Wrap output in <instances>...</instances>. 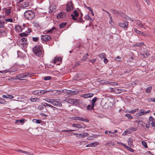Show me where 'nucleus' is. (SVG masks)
Wrapping results in <instances>:
<instances>
[{
	"label": "nucleus",
	"mask_w": 155,
	"mask_h": 155,
	"mask_svg": "<svg viewBox=\"0 0 155 155\" xmlns=\"http://www.w3.org/2000/svg\"><path fill=\"white\" fill-rule=\"evenodd\" d=\"M33 51L34 54L38 56H40L42 55V47L39 45L33 48Z\"/></svg>",
	"instance_id": "f257e3e1"
},
{
	"label": "nucleus",
	"mask_w": 155,
	"mask_h": 155,
	"mask_svg": "<svg viewBox=\"0 0 155 155\" xmlns=\"http://www.w3.org/2000/svg\"><path fill=\"white\" fill-rule=\"evenodd\" d=\"M58 100V99H53L48 98H45L44 99L46 102L50 103L54 106L58 107H61L62 106V104L57 101Z\"/></svg>",
	"instance_id": "f03ea898"
},
{
	"label": "nucleus",
	"mask_w": 155,
	"mask_h": 155,
	"mask_svg": "<svg viewBox=\"0 0 155 155\" xmlns=\"http://www.w3.org/2000/svg\"><path fill=\"white\" fill-rule=\"evenodd\" d=\"M34 13L31 10H27L24 14V16L25 18L28 20H32L35 17Z\"/></svg>",
	"instance_id": "7ed1b4c3"
},
{
	"label": "nucleus",
	"mask_w": 155,
	"mask_h": 155,
	"mask_svg": "<svg viewBox=\"0 0 155 155\" xmlns=\"http://www.w3.org/2000/svg\"><path fill=\"white\" fill-rule=\"evenodd\" d=\"M32 73L30 72L25 73L17 75L16 77L19 79L20 78H24L28 77H31L32 76Z\"/></svg>",
	"instance_id": "20e7f679"
},
{
	"label": "nucleus",
	"mask_w": 155,
	"mask_h": 155,
	"mask_svg": "<svg viewBox=\"0 0 155 155\" xmlns=\"http://www.w3.org/2000/svg\"><path fill=\"white\" fill-rule=\"evenodd\" d=\"M74 5L72 2L70 1L67 4L66 10L67 12H71L74 9Z\"/></svg>",
	"instance_id": "39448f33"
},
{
	"label": "nucleus",
	"mask_w": 155,
	"mask_h": 155,
	"mask_svg": "<svg viewBox=\"0 0 155 155\" xmlns=\"http://www.w3.org/2000/svg\"><path fill=\"white\" fill-rule=\"evenodd\" d=\"M64 101L68 103L71 104H74L75 105L77 104L78 103L77 99H76L66 98L65 99Z\"/></svg>",
	"instance_id": "423d86ee"
},
{
	"label": "nucleus",
	"mask_w": 155,
	"mask_h": 155,
	"mask_svg": "<svg viewBox=\"0 0 155 155\" xmlns=\"http://www.w3.org/2000/svg\"><path fill=\"white\" fill-rule=\"evenodd\" d=\"M141 110H142V111L136 114V115L137 117H140L141 116L145 114H149L150 112V111L149 110L147 111H145L144 109H142Z\"/></svg>",
	"instance_id": "0eeeda50"
},
{
	"label": "nucleus",
	"mask_w": 155,
	"mask_h": 155,
	"mask_svg": "<svg viewBox=\"0 0 155 155\" xmlns=\"http://www.w3.org/2000/svg\"><path fill=\"white\" fill-rule=\"evenodd\" d=\"M62 92L67 94H69L71 95H74L77 93V91H72L67 89H63L62 90Z\"/></svg>",
	"instance_id": "6e6552de"
},
{
	"label": "nucleus",
	"mask_w": 155,
	"mask_h": 155,
	"mask_svg": "<svg viewBox=\"0 0 155 155\" xmlns=\"http://www.w3.org/2000/svg\"><path fill=\"white\" fill-rule=\"evenodd\" d=\"M72 119L75 120H81L86 122H88L89 121L88 120L84 119L82 117H72Z\"/></svg>",
	"instance_id": "1a4fd4ad"
},
{
	"label": "nucleus",
	"mask_w": 155,
	"mask_h": 155,
	"mask_svg": "<svg viewBox=\"0 0 155 155\" xmlns=\"http://www.w3.org/2000/svg\"><path fill=\"white\" fill-rule=\"evenodd\" d=\"M51 39V37L48 35H43L41 37L42 41L45 42L48 41Z\"/></svg>",
	"instance_id": "9d476101"
},
{
	"label": "nucleus",
	"mask_w": 155,
	"mask_h": 155,
	"mask_svg": "<svg viewBox=\"0 0 155 155\" xmlns=\"http://www.w3.org/2000/svg\"><path fill=\"white\" fill-rule=\"evenodd\" d=\"M78 15L79 14L75 10L74 11L73 14L71 15L72 18L74 21H76L77 20V18L78 16Z\"/></svg>",
	"instance_id": "9b49d317"
},
{
	"label": "nucleus",
	"mask_w": 155,
	"mask_h": 155,
	"mask_svg": "<svg viewBox=\"0 0 155 155\" xmlns=\"http://www.w3.org/2000/svg\"><path fill=\"white\" fill-rule=\"evenodd\" d=\"M121 27L125 28H127L128 27V23L125 22V23L122 22H120L118 24Z\"/></svg>",
	"instance_id": "f8f14e48"
},
{
	"label": "nucleus",
	"mask_w": 155,
	"mask_h": 155,
	"mask_svg": "<svg viewBox=\"0 0 155 155\" xmlns=\"http://www.w3.org/2000/svg\"><path fill=\"white\" fill-rule=\"evenodd\" d=\"M83 124L82 123L81 124H74L72 125V126L74 127L78 128H81L83 127Z\"/></svg>",
	"instance_id": "ddd939ff"
},
{
	"label": "nucleus",
	"mask_w": 155,
	"mask_h": 155,
	"mask_svg": "<svg viewBox=\"0 0 155 155\" xmlns=\"http://www.w3.org/2000/svg\"><path fill=\"white\" fill-rule=\"evenodd\" d=\"M66 16V14L64 12H61L58 14L57 16L58 18H64Z\"/></svg>",
	"instance_id": "4468645a"
},
{
	"label": "nucleus",
	"mask_w": 155,
	"mask_h": 155,
	"mask_svg": "<svg viewBox=\"0 0 155 155\" xmlns=\"http://www.w3.org/2000/svg\"><path fill=\"white\" fill-rule=\"evenodd\" d=\"M89 135V134L87 133H83L82 134L80 133L78 134V136H76L78 137H84L88 136Z\"/></svg>",
	"instance_id": "2eb2a0df"
},
{
	"label": "nucleus",
	"mask_w": 155,
	"mask_h": 155,
	"mask_svg": "<svg viewBox=\"0 0 155 155\" xmlns=\"http://www.w3.org/2000/svg\"><path fill=\"white\" fill-rule=\"evenodd\" d=\"M110 12L113 14H114L116 15H121L122 14V13L121 12H119L118 11L116 10L111 9L110 11Z\"/></svg>",
	"instance_id": "dca6fc26"
},
{
	"label": "nucleus",
	"mask_w": 155,
	"mask_h": 155,
	"mask_svg": "<svg viewBox=\"0 0 155 155\" xmlns=\"http://www.w3.org/2000/svg\"><path fill=\"white\" fill-rule=\"evenodd\" d=\"M41 93H40V90H36L33 91L32 92V94L33 95L40 96L41 95Z\"/></svg>",
	"instance_id": "f3484780"
},
{
	"label": "nucleus",
	"mask_w": 155,
	"mask_h": 155,
	"mask_svg": "<svg viewBox=\"0 0 155 155\" xmlns=\"http://www.w3.org/2000/svg\"><path fill=\"white\" fill-rule=\"evenodd\" d=\"M140 54L143 56L144 58H147L149 55V52L148 51H146L144 52L143 53H141Z\"/></svg>",
	"instance_id": "a211bd4d"
},
{
	"label": "nucleus",
	"mask_w": 155,
	"mask_h": 155,
	"mask_svg": "<svg viewBox=\"0 0 155 155\" xmlns=\"http://www.w3.org/2000/svg\"><path fill=\"white\" fill-rule=\"evenodd\" d=\"M133 139L131 138H129L128 141V145L130 147H132L133 146Z\"/></svg>",
	"instance_id": "6ab92c4d"
},
{
	"label": "nucleus",
	"mask_w": 155,
	"mask_h": 155,
	"mask_svg": "<svg viewBox=\"0 0 155 155\" xmlns=\"http://www.w3.org/2000/svg\"><path fill=\"white\" fill-rule=\"evenodd\" d=\"M16 31L18 32H20L22 31V28L20 25H18L15 27Z\"/></svg>",
	"instance_id": "aec40b11"
},
{
	"label": "nucleus",
	"mask_w": 155,
	"mask_h": 155,
	"mask_svg": "<svg viewBox=\"0 0 155 155\" xmlns=\"http://www.w3.org/2000/svg\"><path fill=\"white\" fill-rule=\"evenodd\" d=\"M2 97L4 98H8L10 99H13L14 98V96H13L9 95H3Z\"/></svg>",
	"instance_id": "412c9836"
},
{
	"label": "nucleus",
	"mask_w": 155,
	"mask_h": 155,
	"mask_svg": "<svg viewBox=\"0 0 155 155\" xmlns=\"http://www.w3.org/2000/svg\"><path fill=\"white\" fill-rule=\"evenodd\" d=\"M29 5V4L27 2H25L21 4V6L23 8H25V7Z\"/></svg>",
	"instance_id": "4be33fe9"
},
{
	"label": "nucleus",
	"mask_w": 155,
	"mask_h": 155,
	"mask_svg": "<svg viewBox=\"0 0 155 155\" xmlns=\"http://www.w3.org/2000/svg\"><path fill=\"white\" fill-rule=\"evenodd\" d=\"M88 56V54L87 53H86L84 55L83 58L81 59V60L82 61H85L87 59Z\"/></svg>",
	"instance_id": "5701e85b"
},
{
	"label": "nucleus",
	"mask_w": 155,
	"mask_h": 155,
	"mask_svg": "<svg viewBox=\"0 0 155 155\" xmlns=\"http://www.w3.org/2000/svg\"><path fill=\"white\" fill-rule=\"evenodd\" d=\"M134 32L139 35H143V33L139 30L137 28H134Z\"/></svg>",
	"instance_id": "b1692460"
},
{
	"label": "nucleus",
	"mask_w": 155,
	"mask_h": 155,
	"mask_svg": "<svg viewBox=\"0 0 155 155\" xmlns=\"http://www.w3.org/2000/svg\"><path fill=\"white\" fill-rule=\"evenodd\" d=\"M61 58L59 57H55L54 58V60L53 61V63L54 64H56V61H61Z\"/></svg>",
	"instance_id": "393cba45"
},
{
	"label": "nucleus",
	"mask_w": 155,
	"mask_h": 155,
	"mask_svg": "<svg viewBox=\"0 0 155 155\" xmlns=\"http://www.w3.org/2000/svg\"><path fill=\"white\" fill-rule=\"evenodd\" d=\"M32 121L33 122L36 123L37 124H40L42 122L41 120H37L36 119H33L32 120Z\"/></svg>",
	"instance_id": "a878e982"
},
{
	"label": "nucleus",
	"mask_w": 155,
	"mask_h": 155,
	"mask_svg": "<svg viewBox=\"0 0 155 155\" xmlns=\"http://www.w3.org/2000/svg\"><path fill=\"white\" fill-rule=\"evenodd\" d=\"M5 14L7 15H8L11 13V10L9 9H7L5 8Z\"/></svg>",
	"instance_id": "bb28decb"
},
{
	"label": "nucleus",
	"mask_w": 155,
	"mask_h": 155,
	"mask_svg": "<svg viewBox=\"0 0 155 155\" xmlns=\"http://www.w3.org/2000/svg\"><path fill=\"white\" fill-rule=\"evenodd\" d=\"M5 23V22L4 21L2 20H0V28H3L4 27Z\"/></svg>",
	"instance_id": "cd10ccee"
},
{
	"label": "nucleus",
	"mask_w": 155,
	"mask_h": 155,
	"mask_svg": "<svg viewBox=\"0 0 155 155\" xmlns=\"http://www.w3.org/2000/svg\"><path fill=\"white\" fill-rule=\"evenodd\" d=\"M98 56L101 59H102L105 58L106 54L105 53H103L99 54Z\"/></svg>",
	"instance_id": "c85d7f7f"
},
{
	"label": "nucleus",
	"mask_w": 155,
	"mask_h": 155,
	"mask_svg": "<svg viewBox=\"0 0 155 155\" xmlns=\"http://www.w3.org/2000/svg\"><path fill=\"white\" fill-rule=\"evenodd\" d=\"M56 31V29L54 27L52 28L51 29L49 30L48 31V33H51L53 32H55Z\"/></svg>",
	"instance_id": "c756f323"
},
{
	"label": "nucleus",
	"mask_w": 155,
	"mask_h": 155,
	"mask_svg": "<svg viewBox=\"0 0 155 155\" xmlns=\"http://www.w3.org/2000/svg\"><path fill=\"white\" fill-rule=\"evenodd\" d=\"M152 89V87L151 86H150L148 87L147 88L145 91L147 93H149L150 92Z\"/></svg>",
	"instance_id": "7c9ffc66"
},
{
	"label": "nucleus",
	"mask_w": 155,
	"mask_h": 155,
	"mask_svg": "<svg viewBox=\"0 0 155 155\" xmlns=\"http://www.w3.org/2000/svg\"><path fill=\"white\" fill-rule=\"evenodd\" d=\"M30 100L32 102H36L39 101V99L36 98H31Z\"/></svg>",
	"instance_id": "2f4dec72"
},
{
	"label": "nucleus",
	"mask_w": 155,
	"mask_h": 155,
	"mask_svg": "<svg viewBox=\"0 0 155 155\" xmlns=\"http://www.w3.org/2000/svg\"><path fill=\"white\" fill-rule=\"evenodd\" d=\"M42 104L45 107L48 106L51 108L53 107V106H52L51 105L44 102L42 103Z\"/></svg>",
	"instance_id": "473e14b6"
},
{
	"label": "nucleus",
	"mask_w": 155,
	"mask_h": 155,
	"mask_svg": "<svg viewBox=\"0 0 155 155\" xmlns=\"http://www.w3.org/2000/svg\"><path fill=\"white\" fill-rule=\"evenodd\" d=\"M0 104H6V101L4 99L0 98Z\"/></svg>",
	"instance_id": "72a5a7b5"
},
{
	"label": "nucleus",
	"mask_w": 155,
	"mask_h": 155,
	"mask_svg": "<svg viewBox=\"0 0 155 155\" xmlns=\"http://www.w3.org/2000/svg\"><path fill=\"white\" fill-rule=\"evenodd\" d=\"M94 106L92 104L89 105L87 107V109L88 110H91L94 108Z\"/></svg>",
	"instance_id": "f704fd0d"
},
{
	"label": "nucleus",
	"mask_w": 155,
	"mask_h": 155,
	"mask_svg": "<svg viewBox=\"0 0 155 155\" xmlns=\"http://www.w3.org/2000/svg\"><path fill=\"white\" fill-rule=\"evenodd\" d=\"M138 108L135 109L133 110H130L128 111V112L130 114H134L135 112H137L138 110Z\"/></svg>",
	"instance_id": "c9c22d12"
},
{
	"label": "nucleus",
	"mask_w": 155,
	"mask_h": 155,
	"mask_svg": "<svg viewBox=\"0 0 155 155\" xmlns=\"http://www.w3.org/2000/svg\"><path fill=\"white\" fill-rule=\"evenodd\" d=\"M49 90H40V93L41 94V95L44 94L47 92H49Z\"/></svg>",
	"instance_id": "e433bc0d"
},
{
	"label": "nucleus",
	"mask_w": 155,
	"mask_h": 155,
	"mask_svg": "<svg viewBox=\"0 0 155 155\" xmlns=\"http://www.w3.org/2000/svg\"><path fill=\"white\" fill-rule=\"evenodd\" d=\"M66 24L67 23L65 22L59 25L60 28H64L66 26Z\"/></svg>",
	"instance_id": "4c0bfd02"
},
{
	"label": "nucleus",
	"mask_w": 155,
	"mask_h": 155,
	"mask_svg": "<svg viewBox=\"0 0 155 155\" xmlns=\"http://www.w3.org/2000/svg\"><path fill=\"white\" fill-rule=\"evenodd\" d=\"M115 88L109 87L108 88L109 91L111 93H114Z\"/></svg>",
	"instance_id": "58836bf2"
},
{
	"label": "nucleus",
	"mask_w": 155,
	"mask_h": 155,
	"mask_svg": "<svg viewBox=\"0 0 155 155\" xmlns=\"http://www.w3.org/2000/svg\"><path fill=\"white\" fill-rule=\"evenodd\" d=\"M144 43H143L140 42L139 43H137L135 45L137 47H141L143 45Z\"/></svg>",
	"instance_id": "ea45409f"
},
{
	"label": "nucleus",
	"mask_w": 155,
	"mask_h": 155,
	"mask_svg": "<svg viewBox=\"0 0 155 155\" xmlns=\"http://www.w3.org/2000/svg\"><path fill=\"white\" fill-rule=\"evenodd\" d=\"M120 89H116L115 88L114 93L118 94L121 93Z\"/></svg>",
	"instance_id": "a19ab883"
},
{
	"label": "nucleus",
	"mask_w": 155,
	"mask_h": 155,
	"mask_svg": "<svg viewBox=\"0 0 155 155\" xmlns=\"http://www.w3.org/2000/svg\"><path fill=\"white\" fill-rule=\"evenodd\" d=\"M148 101L149 102H155V98H150L148 99Z\"/></svg>",
	"instance_id": "79ce46f5"
},
{
	"label": "nucleus",
	"mask_w": 155,
	"mask_h": 155,
	"mask_svg": "<svg viewBox=\"0 0 155 155\" xmlns=\"http://www.w3.org/2000/svg\"><path fill=\"white\" fill-rule=\"evenodd\" d=\"M77 22H80L82 23H83L84 22V21L82 19L81 15L79 19H77Z\"/></svg>",
	"instance_id": "37998d69"
},
{
	"label": "nucleus",
	"mask_w": 155,
	"mask_h": 155,
	"mask_svg": "<svg viewBox=\"0 0 155 155\" xmlns=\"http://www.w3.org/2000/svg\"><path fill=\"white\" fill-rule=\"evenodd\" d=\"M51 78L50 76H46L44 77V80L45 81H48L51 79Z\"/></svg>",
	"instance_id": "c03bdc74"
},
{
	"label": "nucleus",
	"mask_w": 155,
	"mask_h": 155,
	"mask_svg": "<svg viewBox=\"0 0 155 155\" xmlns=\"http://www.w3.org/2000/svg\"><path fill=\"white\" fill-rule=\"evenodd\" d=\"M97 100V98L96 97H94V98L92 100V103L91 104L93 105H94V104L95 103V102Z\"/></svg>",
	"instance_id": "a18cd8bd"
},
{
	"label": "nucleus",
	"mask_w": 155,
	"mask_h": 155,
	"mask_svg": "<svg viewBox=\"0 0 155 155\" xmlns=\"http://www.w3.org/2000/svg\"><path fill=\"white\" fill-rule=\"evenodd\" d=\"M25 119H21L20 120H18L16 121V123H24V122Z\"/></svg>",
	"instance_id": "49530a36"
},
{
	"label": "nucleus",
	"mask_w": 155,
	"mask_h": 155,
	"mask_svg": "<svg viewBox=\"0 0 155 155\" xmlns=\"http://www.w3.org/2000/svg\"><path fill=\"white\" fill-rule=\"evenodd\" d=\"M125 116L127 117L129 119H133V117L132 116L129 114H125Z\"/></svg>",
	"instance_id": "de8ad7c7"
},
{
	"label": "nucleus",
	"mask_w": 155,
	"mask_h": 155,
	"mask_svg": "<svg viewBox=\"0 0 155 155\" xmlns=\"http://www.w3.org/2000/svg\"><path fill=\"white\" fill-rule=\"evenodd\" d=\"M121 58L120 56H118L115 59V60H116V61H117L118 62H120L121 61Z\"/></svg>",
	"instance_id": "09e8293b"
},
{
	"label": "nucleus",
	"mask_w": 155,
	"mask_h": 155,
	"mask_svg": "<svg viewBox=\"0 0 155 155\" xmlns=\"http://www.w3.org/2000/svg\"><path fill=\"white\" fill-rule=\"evenodd\" d=\"M74 131L75 130H74L69 129V130H61V131L63 132H69Z\"/></svg>",
	"instance_id": "8fccbe9b"
},
{
	"label": "nucleus",
	"mask_w": 155,
	"mask_h": 155,
	"mask_svg": "<svg viewBox=\"0 0 155 155\" xmlns=\"http://www.w3.org/2000/svg\"><path fill=\"white\" fill-rule=\"evenodd\" d=\"M109 84L112 85L117 86L118 85V83L113 82H110Z\"/></svg>",
	"instance_id": "3c124183"
},
{
	"label": "nucleus",
	"mask_w": 155,
	"mask_h": 155,
	"mask_svg": "<svg viewBox=\"0 0 155 155\" xmlns=\"http://www.w3.org/2000/svg\"><path fill=\"white\" fill-rule=\"evenodd\" d=\"M138 124L139 125H140L141 126H144V125L143 124H146V123H143V122L141 121H139L138 122Z\"/></svg>",
	"instance_id": "603ef678"
},
{
	"label": "nucleus",
	"mask_w": 155,
	"mask_h": 155,
	"mask_svg": "<svg viewBox=\"0 0 155 155\" xmlns=\"http://www.w3.org/2000/svg\"><path fill=\"white\" fill-rule=\"evenodd\" d=\"M142 144L144 147L145 148H147V144L144 141H142Z\"/></svg>",
	"instance_id": "864d4df0"
},
{
	"label": "nucleus",
	"mask_w": 155,
	"mask_h": 155,
	"mask_svg": "<svg viewBox=\"0 0 155 155\" xmlns=\"http://www.w3.org/2000/svg\"><path fill=\"white\" fill-rule=\"evenodd\" d=\"M137 25L138 26L140 27L141 28H143V25H142V24L141 23V22H138L137 23Z\"/></svg>",
	"instance_id": "5fc2aeb1"
},
{
	"label": "nucleus",
	"mask_w": 155,
	"mask_h": 155,
	"mask_svg": "<svg viewBox=\"0 0 155 155\" xmlns=\"http://www.w3.org/2000/svg\"><path fill=\"white\" fill-rule=\"evenodd\" d=\"M20 36L21 37H23V36H27L28 35L26 33H25V32H23V33H21L20 34Z\"/></svg>",
	"instance_id": "6e6d98bb"
},
{
	"label": "nucleus",
	"mask_w": 155,
	"mask_h": 155,
	"mask_svg": "<svg viewBox=\"0 0 155 155\" xmlns=\"http://www.w3.org/2000/svg\"><path fill=\"white\" fill-rule=\"evenodd\" d=\"M43 105H40L38 107V109L40 110H42L44 108Z\"/></svg>",
	"instance_id": "4d7b16f0"
},
{
	"label": "nucleus",
	"mask_w": 155,
	"mask_h": 155,
	"mask_svg": "<svg viewBox=\"0 0 155 155\" xmlns=\"http://www.w3.org/2000/svg\"><path fill=\"white\" fill-rule=\"evenodd\" d=\"M86 94L88 97H92L94 95V94L93 93H88Z\"/></svg>",
	"instance_id": "13d9d810"
},
{
	"label": "nucleus",
	"mask_w": 155,
	"mask_h": 155,
	"mask_svg": "<svg viewBox=\"0 0 155 155\" xmlns=\"http://www.w3.org/2000/svg\"><path fill=\"white\" fill-rule=\"evenodd\" d=\"M21 42H23V44L25 43V42L26 41V39L25 38H22L21 39Z\"/></svg>",
	"instance_id": "bf43d9fd"
},
{
	"label": "nucleus",
	"mask_w": 155,
	"mask_h": 155,
	"mask_svg": "<svg viewBox=\"0 0 155 155\" xmlns=\"http://www.w3.org/2000/svg\"><path fill=\"white\" fill-rule=\"evenodd\" d=\"M5 21H6L12 22L13 21V20L12 18H7L5 19Z\"/></svg>",
	"instance_id": "052dcab7"
},
{
	"label": "nucleus",
	"mask_w": 155,
	"mask_h": 155,
	"mask_svg": "<svg viewBox=\"0 0 155 155\" xmlns=\"http://www.w3.org/2000/svg\"><path fill=\"white\" fill-rule=\"evenodd\" d=\"M39 38L38 37H33L32 40L34 41H37L38 40Z\"/></svg>",
	"instance_id": "680f3d73"
},
{
	"label": "nucleus",
	"mask_w": 155,
	"mask_h": 155,
	"mask_svg": "<svg viewBox=\"0 0 155 155\" xmlns=\"http://www.w3.org/2000/svg\"><path fill=\"white\" fill-rule=\"evenodd\" d=\"M109 18L110 19V20L109 21V23L110 24L112 25V23H113L112 20V17H111V16H110V17H109Z\"/></svg>",
	"instance_id": "e2e57ef3"
},
{
	"label": "nucleus",
	"mask_w": 155,
	"mask_h": 155,
	"mask_svg": "<svg viewBox=\"0 0 155 155\" xmlns=\"http://www.w3.org/2000/svg\"><path fill=\"white\" fill-rule=\"evenodd\" d=\"M90 17L88 15H87L85 16L84 18L86 20H89Z\"/></svg>",
	"instance_id": "0e129e2a"
},
{
	"label": "nucleus",
	"mask_w": 155,
	"mask_h": 155,
	"mask_svg": "<svg viewBox=\"0 0 155 155\" xmlns=\"http://www.w3.org/2000/svg\"><path fill=\"white\" fill-rule=\"evenodd\" d=\"M128 60L130 62H132L134 60V58L133 57H130L128 59Z\"/></svg>",
	"instance_id": "69168bd1"
},
{
	"label": "nucleus",
	"mask_w": 155,
	"mask_h": 155,
	"mask_svg": "<svg viewBox=\"0 0 155 155\" xmlns=\"http://www.w3.org/2000/svg\"><path fill=\"white\" fill-rule=\"evenodd\" d=\"M151 125L153 127L155 128V121H153V122L151 124Z\"/></svg>",
	"instance_id": "338daca9"
},
{
	"label": "nucleus",
	"mask_w": 155,
	"mask_h": 155,
	"mask_svg": "<svg viewBox=\"0 0 155 155\" xmlns=\"http://www.w3.org/2000/svg\"><path fill=\"white\" fill-rule=\"evenodd\" d=\"M96 61V59H92L90 60H89V62H91L93 64Z\"/></svg>",
	"instance_id": "774afa93"
}]
</instances>
